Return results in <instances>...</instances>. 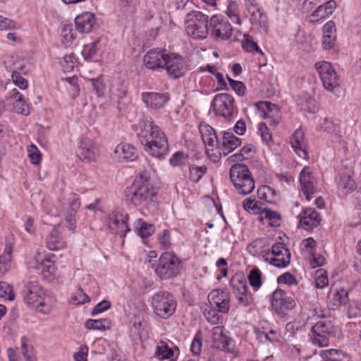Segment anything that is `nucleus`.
Returning a JSON list of instances; mask_svg holds the SVG:
<instances>
[{"label":"nucleus","instance_id":"obj_9","mask_svg":"<svg viewBox=\"0 0 361 361\" xmlns=\"http://www.w3.org/2000/svg\"><path fill=\"white\" fill-rule=\"evenodd\" d=\"M265 260L279 268H284L290 264V252L283 243H276L271 247V252L264 255Z\"/></svg>","mask_w":361,"mask_h":361},{"label":"nucleus","instance_id":"obj_47","mask_svg":"<svg viewBox=\"0 0 361 361\" xmlns=\"http://www.w3.org/2000/svg\"><path fill=\"white\" fill-rule=\"evenodd\" d=\"M61 35L63 38V42H72L76 37V32L73 29L71 23H62Z\"/></svg>","mask_w":361,"mask_h":361},{"label":"nucleus","instance_id":"obj_49","mask_svg":"<svg viewBox=\"0 0 361 361\" xmlns=\"http://www.w3.org/2000/svg\"><path fill=\"white\" fill-rule=\"evenodd\" d=\"M320 355L325 361H342L344 357L343 353L336 349L322 350Z\"/></svg>","mask_w":361,"mask_h":361},{"label":"nucleus","instance_id":"obj_55","mask_svg":"<svg viewBox=\"0 0 361 361\" xmlns=\"http://www.w3.org/2000/svg\"><path fill=\"white\" fill-rule=\"evenodd\" d=\"M231 284L234 293H247V286L245 281L234 278L231 280Z\"/></svg>","mask_w":361,"mask_h":361},{"label":"nucleus","instance_id":"obj_13","mask_svg":"<svg viewBox=\"0 0 361 361\" xmlns=\"http://www.w3.org/2000/svg\"><path fill=\"white\" fill-rule=\"evenodd\" d=\"M223 326H214L212 330V343L216 348L226 351L234 355H237L234 341L224 334Z\"/></svg>","mask_w":361,"mask_h":361},{"label":"nucleus","instance_id":"obj_59","mask_svg":"<svg viewBox=\"0 0 361 361\" xmlns=\"http://www.w3.org/2000/svg\"><path fill=\"white\" fill-rule=\"evenodd\" d=\"M17 27L13 20L0 15V31L16 30Z\"/></svg>","mask_w":361,"mask_h":361},{"label":"nucleus","instance_id":"obj_53","mask_svg":"<svg viewBox=\"0 0 361 361\" xmlns=\"http://www.w3.org/2000/svg\"><path fill=\"white\" fill-rule=\"evenodd\" d=\"M248 279L250 284L255 288H258L262 285L261 272L257 268L250 271Z\"/></svg>","mask_w":361,"mask_h":361},{"label":"nucleus","instance_id":"obj_20","mask_svg":"<svg viewBox=\"0 0 361 361\" xmlns=\"http://www.w3.org/2000/svg\"><path fill=\"white\" fill-rule=\"evenodd\" d=\"M6 101L8 104L13 105V111L15 113L24 116L30 114V108L18 90L13 89L8 92Z\"/></svg>","mask_w":361,"mask_h":361},{"label":"nucleus","instance_id":"obj_29","mask_svg":"<svg viewBox=\"0 0 361 361\" xmlns=\"http://www.w3.org/2000/svg\"><path fill=\"white\" fill-rule=\"evenodd\" d=\"M336 41V25L330 20L323 27L322 46L324 49H330L334 45Z\"/></svg>","mask_w":361,"mask_h":361},{"label":"nucleus","instance_id":"obj_16","mask_svg":"<svg viewBox=\"0 0 361 361\" xmlns=\"http://www.w3.org/2000/svg\"><path fill=\"white\" fill-rule=\"evenodd\" d=\"M164 68L166 70L168 75L174 79L182 77L188 69L183 57L173 53H169Z\"/></svg>","mask_w":361,"mask_h":361},{"label":"nucleus","instance_id":"obj_2","mask_svg":"<svg viewBox=\"0 0 361 361\" xmlns=\"http://www.w3.org/2000/svg\"><path fill=\"white\" fill-rule=\"evenodd\" d=\"M139 128L138 140L146 152L158 159H161L168 154L167 137L151 117L142 119L139 123Z\"/></svg>","mask_w":361,"mask_h":361},{"label":"nucleus","instance_id":"obj_45","mask_svg":"<svg viewBox=\"0 0 361 361\" xmlns=\"http://www.w3.org/2000/svg\"><path fill=\"white\" fill-rule=\"evenodd\" d=\"M264 204L256 201L255 199L246 198L243 202V206L246 211L252 212L254 214L262 212Z\"/></svg>","mask_w":361,"mask_h":361},{"label":"nucleus","instance_id":"obj_25","mask_svg":"<svg viewBox=\"0 0 361 361\" xmlns=\"http://www.w3.org/2000/svg\"><path fill=\"white\" fill-rule=\"evenodd\" d=\"M290 144L294 151L300 158L304 159L308 158L307 142L305 140L304 133L300 128L297 129L292 135Z\"/></svg>","mask_w":361,"mask_h":361},{"label":"nucleus","instance_id":"obj_40","mask_svg":"<svg viewBox=\"0 0 361 361\" xmlns=\"http://www.w3.org/2000/svg\"><path fill=\"white\" fill-rule=\"evenodd\" d=\"M189 179L194 183H197L202 177L207 173V168L206 166H196L195 164H189Z\"/></svg>","mask_w":361,"mask_h":361},{"label":"nucleus","instance_id":"obj_24","mask_svg":"<svg viewBox=\"0 0 361 361\" xmlns=\"http://www.w3.org/2000/svg\"><path fill=\"white\" fill-rule=\"evenodd\" d=\"M75 27L79 32L88 33L98 27L95 16L90 12L78 15L75 19Z\"/></svg>","mask_w":361,"mask_h":361},{"label":"nucleus","instance_id":"obj_58","mask_svg":"<svg viewBox=\"0 0 361 361\" xmlns=\"http://www.w3.org/2000/svg\"><path fill=\"white\" fill-rule=\"evenodd\" d=\"M227 79L233 90H234L238 96L244 95L246 87L242 82L234 80L228 76H227Z\"/></svg>","mask_w":361,"mask_h":361},{"label":"nucleus","instance_id":"obj_11","mask_svg":"<svg viewBox=\"0 0 361 361\" xmlns=\"http://www.w3.org/2000/svg\"><path fill=\"white\" fill-rule=\"evenodd\" d=\"M128 219L129 216L128 214L113 212L108 217V228L112 233L124 238L127 233L130 231V228L128 224Z\"/></svg>","mask_w":361,"mask_h":361},{"label":"nucleus","instance_id":"obj_18","mask_svg":"<svg viewBox=\"0 0 361 361\" xmlns=\"http://www.w3.org/2000/svg\"><path fill=\"white\" fill-rule=\"evenodd\" d=\"M300 183L303 195L307 200L313 197L316 192L317 180L309 167H305L300 173Z\"/></svg>","mask_w":361,"mask_h":361},{"label":"nucleus","instance_id":"obj_12","mask_svg":"<svg viewBox=\"0 0 361 361\" xmlns=\"http://www.w3.org/2000/svg\"><path fill=\"white\" fill-rule=\"evenodd\" d=\"M233 97L227 93L216 94L212 102L216 114L226 118H230L233 111Z\"/></svg>","mask_w":361,"mask_h":361},{"label":"nucleus","instance_id":"obj_8","mask_svg":"<svg viewBox=\"0 0 361 361\" xmlns=\"http://www.w3.org/2000/svg\"><path fill=\"white\" fill-rule=\"evenodd\" d=\"M334 326L330 321H319L317 322L310 331L312 343L320 348L326 347L329 343V338L334 336Z\"/></svg>","mask_w":361,"mask_h":361},{"label":"nucleus","instance_id":"obj_51","mask_svg":"<svg viewBox=\"0 0 361 361\" xmlns=\"http://www.w3.org/2000/svg\"><path fill=\"white\" fill-rule=\"evenodd\" d=\"M226 14L231 20L237 25L241 24V20L239 16L238 6L235 2H231L228 6Z\"/></svg>","mask_w":361,"mask_h":361},{"label":"nucleus","instance_id":"obj_52","mask_svg":"<svg viewBox=\"0 0 361 361\" xmlns=\"http://www.w3.org/2000/svg\"><path fill=\"white\" fill-rule=\"evenodd\" d=\"M91 85L98 97H102L104 94L106 85L104 82L103 78L99 76L97 78L90 79Z\"/></svg>","mask_w":361,"mask_h":361},{"label":"nucleus","instance_id":"obj_38","mask_svg":"<svg viewBox=\"0 0 361 361\" xmlns=\"http://www.w3.org/2000/svg\"><path fill=\"white\" fill-rule=\"evenodd\" d=\"M16 68V70H14L11 75L12 80L16 86L22 90H25L27 87V81L25 78L22 77L20 73L18 71H20L25 73L26 71L24 70L25 65L20 63Z\"/></svg>","mask_w":361,"mask_h":361},{"label":"nucleus","instance_id":"obj_64","mask_svg":"<svg viewBox=\"0 0 361 361\" xmlns=\"http://www.w3.org/2000/svg\"><path fill=\"white\" fill-rule=\"evenodd\" d=\"M259 131L260 133L262 139L267 144L271 141V134L270 133L269 128L264 123H261L259 124Z\"/></svg>","mask_w":361,"mask_h":361},{"label":"nucleus","instance_id":"obj_56","mask_svg":"<svg viewBox=\"0 0 361 361\" xmlns=\"http://www.w3.org/2000/svg\"><path fill=\"white\" fill-rule=\"evenodd\" d=\"M27 154L31 162L33 164H39L42 159V156L39 150L36 146L32 145L27 147Z\"/></svg>","mask_w":361,"mask_h":361},{"label":"nucleus","instance_id":"obj_28","mask_svg":"<svg viewBox=\"0 0 361 361\" xmlns=\"http://www.w3.org/2000/svg\"><path fill=\"white\" fill-rule=\"evenodd\" d=\"M80 207V202L77 194H72L68 209L65 214V220L68 224V228L74 231L76 227L75 215Z\"/></svg>","mask_w":361,"mask_h":361},{"label":"nucleus","instance_id":"obj_32","mask_svg":"<svg viewBox=\"0 0 361 361\" xmlns=\"http://www.w3.org/2000/svg\"><path fill=\"white\" fill-rule=\"evenodd\" d=\"M228 295H208V300L211 306L216 308L222 313L228 312L229 310V300Z\"/></svg>","mask_w":361,"mask_h":361},{"label":"nucleus","instance_id":"obj_61","mask_svg":"<svg viewBox=\"0 0 361 361\" xmlns=\"http://www.w3.org/2000/svg\"><path fill=\"white\" fill-rule=\"evenodd\" d=\"M245 6L251 17L262 9L256 0H245Z\"/></svg>","mask_w":361,"mask_h":361},{"label":"nucleus","instance_id":"obj_44","mask_svg":"<svg viewBox=\"0 0 361 361\" xmlns=\"http://www.w3.org/2000/svg\"><path fill=\"white\" fill-rule=\"evenodd\" d=\"M320 128L329 134L339 136L340 127L338 124L335 123L332 119L328 118H324L320 123Z\"/></svg>","mask_w":361,"mask_h":361},{"label":"nucleus","instance_id":"obj_26","mask_svg":"<svg viewBox=\"0 0 361 361\" xmlns=\"http://www.w3.org/2000/svg\"><path fill=\"white\" fill-rule=\"evenodd\" d=\"M142 100L147 107L153 109H159L165 106L169 101V97L165 94L144 92L142 94Z\"/></svg>","mask_w":361,"mask_h":361},{"label":"nucleus","instance_id":"obj_46","mask_svg":"<svg viewBox=\"0 0 361 361\" xmlns=\"http://www.w3.org/2000/svg\"><path fill=\"white\" fill-rule=\"evenodd\" d=\"M242 47L246 51H256L261 55H264L262 49L258 47L257 42L254 41L253 37L249 35H244V40L242 42Z\"/></svg>","mask_w":361,"mask_h":361},{"label":"nucleus","instance_id":"obj_30","mask_svg":"<svg viewBox=\"0 0 361 361\" xmlns=\"http://www.w3.org/2000/svg\"><path fill=\"white\" fill-rule=\"evenodd\" d=\"M353 172L350 170L343 172L338 181V189L343 192V195H347L353 191L355 188V183L351 178Z\"/></svg>","mask_w":361,"mask_h":361},{"label":"nucleus","instance_id":"obj_1","mask_svg":"<svg viewBox=\"0 0 361 361\" xmlns=\"http://www.w3.org/2000/svg\"><path fill=\"white\" fill-rule=\"evenodd\" d=\"M142 166L143 170L133 185L126 189V200L134 207H154L157 192L152 183V176L155 173L154 164L145 159Z\"/></svg>","mask_w":361,"mask_h":361},{"label":"nucleus","instance_id":"obj_21","mask_svg":"<svg viewBox=\"0 0 361 361\" xmlns=\"http://www.w3.org/2000/svg\"><path fill=\"white\" fill-rule=\"evenodd\" d=\"M271 305L274 310L279 315H284L286 311L293 310L295 300L288 295H272Z\"/></svg>","mask_w":361,"mask_h":361},{"label":"nucleus","instance_id":"obj_4","mask_svg":"<svg viewBox=\"0 0 361 361\" xmlns=\"http://www.w3.org/2000/svg\"><path fill=\"white\" fill-rule=\"evenodd\" d=\"M181 262L173 252H166L160 256L155 273L161 279L174 278L180 272Z\"/></svg>","mask_w":361,"mask_h":361},{"label":"nucleus","instance_id":"obj_50","mask_svg":"<svg viewBox=\"0 0 361 361\" xmlns=\"http://www.w3.org/2000/svg\"><path fill=\"white\" fill-rule=\"evenodd\" d=\"M189 155L183 151H178L174 153L169 159L170 164L173 166H181L185 165L188 162Z\"/></svg>","mask_w":361,"mask_h":361},{"label":"nucleus","instance_id":"obj_41","mask_svg":"<svg viewBox=\"0 0 361 361\" xmlns=\"http://www.w3.org/2000/svg\"><path fill=\"white\" fill-rule=\"evenodd\" d=\"M252 24L259 26L265 32L269 30V20L267 14L262 9L251 17Z\"/></svg>","mask_w":361,"mask_h":361},{"label":"nucleus","instance_id":"obj_7","mask_svg":"<svg viewBox=\"0 0 361 361\" xmlns=\"http://www.w3.org/2000/svg\"><path fill=\"white\" fill-rule=\"evenodd\" d=\"M200 132L205 145L206 154L209 159L216 163L221 158V152L218 149L219 141L215 130L206 123L200 125Z\"/></svg>","mask_w":361,"mask_h":361},{"label":"nucleus","instance_id":"obj_17","mask_svg":"<svg viewBox=\"0 0 361 361\" xmlns=\"http://www.w3.org/2000/svg\"><path fill=\"white\" fill-rule=\"evenodd\" d=\"M212 35L216 39H228L232 36L233 28L231 24L221 16H213L210 20Z\"/></svg>","mask_w":361,"mask_h":361},{"label":"nucleus","instance_id":"obj_34","mask_svg":"<svg viewBox=\"0 0 361 361\" xmlns=\"http://www.w3.org/2000/svg\"><path fill=\"white\" fill-rule=\"evenodd\" d=\"M134 230L140 237L145 238L154 233L155 228L154 225L146 223L142 219H137L134 223Z\"/></svg>","mask_w":361,"mask_h":361},{"label":"nucleus","instance_id":"obj_31","mask_svg":"<svg viewBox=\"0 0 361 361\" xmlns=\"http://www.w3.org/2000/svg\"><path fill=\"white\" fill-rule=\"evenodd\" d=\"M241 144V140L232 133L224 132L222 138V150L225 156L233 151Z\"/></svg>","mask_w":361,"mask_h":361},{"label":"nucleus","instance_id":"obj_10","mask_svg":"<svg viewBox=\"0 0 361 361\" xmlns=\"http://www.w3.org/2000/svg\"><path fill=\"white\" fill-rule=\"evenodd\" d=\"M154 312L162 319H168L175 312L176 303L169 295H154L152 301Z\"/></svg>","mask_w":361,"mask_h":361},{"label":"nucleus","instance_id":"obj_22","mask_svg":"<svg viewBox=\"0 0 361 361\" xmlns=\"http://www.w3.org/2000/svg\"><path fill=\"white\" fill-rule=\"evenodd\" d=\"M300 224L305 230H312L318 226L321 222L322 218L315 209L306 208L302 210L300 214Z\"/></svg>","mask_w":361,"mask_h":361},{"label":"nucleus","instance_id":"obj_15","mask_svg":"<svg viewBox=\"0 0 361 361\" xmlns=\"http://www.w3.org/2000/svg\"><path fill=\"white\" fill-rule=\"evenodd\" d=\"M169 53L166 49L160 48L152 49L145 54L143 63L148 69L164 68Z\"/></svg>","mask_w":361,"mask_h":361},{"label":"nucleus","instance_id":"obj_23","mask_svg":"<svg viewBox=\"0 0 361 361\" xmlns=\"http://www.w3.org/2000/svg\"><path fill=\"white\" fill-rule=\"evenodd\" d=\"M127 86L124 80L114 79L109 85V98L112 102L116 103L121 109V99L127 94Z\"/></svg>","mask_w":361,"mask_h":361},{"label":"nucleus","instance_id":"obj_3","mask_svg":"<svg viewBox=\"0 0 361 361\" xmlns=\"http://www.w3.org/2000/svg\"><path fill=\"white\" fill-rule=\"evenodd\" d=\"M230 178L238 193L247 195L255 188V180L248 167L242 164H236L230 169Z\"/></svg>","mask_w":361,"mask_h":361},{"label":"nucleus","instance_id":"obj_60","mask_svg":"<svg viewBox=\"0 0 361 361\" xmlns=\"http://www.w3.org/2000/svg\"><path fill=\"white\" fill-rule=\"evenodd\" d=\"M316 287L323 288L329 284V279L325 272L323 271H317L315 279Z\"/></svg>","mask_w":361,"mask_h":361},{"label":"nucleus","instance_id":"obj_27","mask_svg":"<svg viewBox=\"0 0 361 361\" xmlns=\"http://www.w3.org/2000/svg\"><path fill=\"white\" fill-rule=\"evenodd\" d=\"M115 157L120 161H132L137 159V149L132 145L121 143L114 149Z\"/></svg>","mask_w":361,"mask_h":361},{"label":"nucleus","instance_id":"obj_33","mask_svg":"<svg viewBox=\"0 0 361 361\" xmlns=\"http://www.w3.org/2000/svg\"><path fill=\"white\" fill-rule=\"evenodd\" d=\"M66 246V242L59 236L58 228H54L47 239V247L50 250H58Z\"/></svg>","mask_w":361,"mask_h":361},{"label":"nucleus","instance_id":"obj_42","mask_svg":"<svg viewBox=\"0 0 361 361\" xmlns=\"http://www.w3.org/2000/svg\"><path fill=\"white\" fill-rule=\"evenodd\" d=\"M348 300V295H327L326 297V302L331 309H334L339 305H347Z\"/></svg>","mask_w":361,"mask_h":361},{"label":"nucleus","instance_id":"obj_37","mask_svg":"<svg viewBox=\"0 0 361 361\" xmlns=\"http://www.w3.org/2000/svg\"><path fill=\"white\" fill-rule=\"evenodd\" d=\"M174 351L172 348H169L164 342H160L155 351V356L161 360H173Z\"/></svg>","mask_w":361,"mask_h":361},{"label":"nucleus","instance_id":"obj_6","mask_svg":"<svg viewBox=\"0 0 361 361\" xmlns=\"http://www.w3.org/2000/svg\"><path fill=\"white\" fill-rule=\"evenodd\" d=\"M323 87L329 92L337 94L340 92V78L329 62L322 61L315 63Z\"/></svg>","mask_w":361,"mask_h":361},{"label":"nucleus","instance_id":"obj_48","mask_svg":"<svg viewBox=\"0 0 361 361\" xmlns=\"http://www.w3.org/2000/svg\"><path fill=\"white\" fill-rule=\"evenodd\" d=\"M99 42L95 41L90 44H85L82 51V54L85 60L92 59L99 49Z\"/></svg>","mask_w":361,"mask_h":361},{"label":"nucleus","instance_id":"obj_62","mask_svg":"<svg viewBox=\"0 0 361 361\" xmlns=\"http://www.w3.org/2000/svg\"><path fill=\"white\" fill-rule=\"evenodd\" d=\"M263 104L265 106V109L263 110L264 114L267 117H273L278 114L279 109L277 105L271 104L270 102H264Z\"/></svg>","mask_w":361,"mask_h":361},{"label":"nucleus","instance_id":"obj_5","mask_svg":"<svg viewBox=\"0 0 361 361\" xmlns=\"http://www.w3.org/2000/svg\"><path fill=\"white\" fill-rule=\"evenodd\" d=\"M209 17L195 11L189 13L185 20V31L194 39H202L208 35Z\"/></svg>","mask_w":361,"mask_h":361},{"label":"nucleus","instance_id":"obj_19","mask_svg":"<svg viewBox=\"0 0 361 361\" xmlns=\"http://www.w3.org/2000/svg\"><path fill=\"white\" fill-rule=\"evenodd\" d=\"M78 157L85 161H95L99 157V148L94 141L88 137L81 138L78 149Z\"/></svg>","mask_w":361,"mask_h":361},{"label":"nucleus","instance_id":"obj_39","mask_svg":"<svg viewBox=\"0 0 361 361\" xmlns=\"http://www.w3.org/2000/svg\"><path fill=\"white\" fill-rule=\"evenodd\" d=\"M40 267L42 274L44 278L51 280L55 275L56 271L54 262L51 261L50 258H45L42 261Z\"/></svg>","mask_w":361,"mask_h":361},{"label":"nucleus","instance_id":"obj_14","mask_svg":"<svg viewBox=\"0 0 361 361\" xmlns=\"http://www.w3.org/2000/svg\"><path fill=\"white\" fill-rule=\"evenodd\" d=\"M24 301L29 307L44 314L51 312L54 304L51 295H25Z\"/></svg>","mask_w":361,"mask_h":361},{"label":"nucleus","instance_id":"obj_43","mask_svg":"<svg viewBox=\"0 0 361 361\" xmlns=\"http://www.w3.org/2000/svg\"><path fill=\"white\" fill-rule=\"evenodd\" d=\"M344 307L349 318L361 317V304L357 300L349 299Z\"/></svg>","mask_w":361,"mask_h":361},{"label":"nucleus","instance_id":"obj_57","mask_svg":"<svg viewBox=\"0 0 361 361\" xmlns=\"http://www.w3.org/2000/svg\"><path fill=\"white\" fill-rule=\"evenodd\" d=\"M13 247L10 242H6L4 251L0 256V263L5 262L6 264L11 266Z\"/></svg>","mask_w":361,"mask_h":361},{"label":"nucleus","instance_id":"obj_36","mask_svg":"<svg viewBox=\"0 0 361 361\" xmlns=\"http://www.w3.org/2000/svg\"><path fill=\"white\" fill-rule=\"evenodd\" d=\"M111 321L109 319H87L85 323V326L87 329L106 331L111 328Z\"/></svg>","mask_w":361,"mask_h":361},{"label":"nucleus","instance_id":"obj_35","mask_svg":"<svg viewBox=\"0 0 361 361\" xmlns=\"http://www.w3.org/2000/svg\"><path fill=\"white\" fill-rule=\"evenodd\" d=\"M336 4L334 1L331 0L326 3L319 6L312 14L314 18L322 20L331 15L336 8Z\"/></svg>","mask_w":361,"mask_h":361},{"label":"nucleus","instance_id":"obj_54","mask_svg":"<svg viewBox=\"0 0 361 361\" xmlns=\"http://www.w3.org/2000/svg\"><path fill=\"white\" fill-rule=\"evenodd\" d=\"M202 336L200 331H198L191 343L190 350L192 353L195 355H200L202 350Z\"/></svg>","mask_w":361,"mask_h":361},{"label":"nucleus","instance_id":"obj_63","mask_svg":"<svg viewBox=\"0 0 361 361\" xmlns=\"http://www.w3.org/2000/svg\"><path fill=\"white\" fill-rule=\"evenodd\" d=\"M159 241L164 248H169L171 246V236L169 231H162V232L159 235Z\"/></svg>","mask_w":361,"mask_h":361}]
</instances>
